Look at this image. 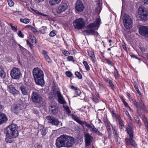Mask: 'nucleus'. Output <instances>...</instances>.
Wrapping results in <instances>:
<instances>
[{
  "mask_svg": "<svg viewBox=\"0 0 148 148\" xmlns=\"http://www.w3.org/2000/svg\"><path fill=\"white\" fill-rule=\"evenodd\" d=\"M75 142L74 138L66 134H63L58 137L56 140V145L58 148L62 147H70Z\"/></svg>",
  "mask_w": 148,
  "mask_h": 148,
  "instance_id": "nucleus-1",
  "label": "nucleus"
},
{
  "mask_svg": "<svg viewBox=\"0 0 148 148\" xmlns=\"http://www.w3.org/2000/svg\"><path fill=\"white\" fill-rule=\"evenodd\" d=\"M33 74L36 83L41 86H44L45 82L43 71L39 68H35L33 71Z\"/></svg>",
  "mask_w": 148,
  "mask_h": 148,
  "instance_id": "nucleus-2",
  "label": "nucleus"
},
{
  "mask_svg": "<svg viewBox=\"0 0 148 148\" xmlns=\"http://www.w3.org/2000/svg\"><path fill=\"white\" fill-rule=\"evenodd\" d=\"M18 129L17 125L12 123L6 128L5 132L8 136L10 135L13 136L14 137H17L19 134Z\"/></svg>",
  "mask_w": 148,
  "mask_h": 148,
  "instance_id": "nucleus-3",
  "label": "nucleus"
},
{
  "mask_svg": "<svg viewBox=\"0 0 148 148\" xmlns=\"http://www.w3.org/2000/svg\"><path fill=\"white\" fill-rule=\"evenodd\" d=\"M31 98L32 101L35 103L42 105L44 103V99L40 94L36 92H32Z\"/></svg>",
  "mask_w": 148,
  "mask_h": 148,
  "instance_id": "nucleus-4",
  "label": "nucleus"
},
{
  "mask_svg": "<svg viewBox=\"0 0 148 148\" xmlns=\"http://www.w3.org/2000/svg\"><path fill=\"white\" fill-rule=\"evenodd\" d=\"M73 25L75 29H82L85 25V22L83 18H80L74 20Z\"/></svg>",
  "mask_w": 148,
  "mask_h": 148,
  "instance_id": "nucleus-5",
  "label": "nucleus"
},
{
  "mask_svg": "<svg viewBox=\"0 0 148 148\" xmlns=\"http://www.w3.org/2000/svg\"><path fill=\"white\" fill-rule=\"evenodd\" d=\"M123 20L124 26L127 29H129L132 27V21L131 18L129 15L125 14Z\"/></svg>",
  "mask_w": 148,
  "mask_h": 148,
  "instance_id": "nucleus-6",
  "label": "nucleus"
},
{
  "mask_svg": "<svg viewBox=\"0 0 148 148\" xmlns=\"http://www.w3.org/2000/svg\"><path fill=\"white\" fill-rule=\"evenodd\" d=\"M138 11L140 17L141 19L144 21L148 19V14L146 9L139 7Z\"/></svg>",
  "mask_w": 148,
  "mask_h": 148,
  "instance_id": "nucleus-7",
  "label": "nucleus"
},
{
  "mask_svg": "<svg viewBox=\"0 0 148 148\" xmlns=\"http://www.w3.org/2000/svg\"><path fill=\"white\" fill-rule=\"evenodd\" d=\"M10 75L12 78L18 79L21 75V74L19 69L14 68L11 71Z\"/></svg>",
  "mask_w": 148,
  "mask_h": 148,
  "instance_id": "nucleus-8",
  "label": "nucleus"
},
{
  "mask_svg": "<svg viewBox=\"0 0 148 148\" xmlns=\"http://www.w3.org/2000/svg\"><path fill=\"white\" fill-rule=\"evenodd\" d=\"M68 8L67 3H62L56 8V12L58 14H61L66 10Z\"/></svg>",
  "mask_w": 148,
  "mask_h": 148,
  "instance_id": "nucleus-9",
  "label": "nucleus"
},
{
  "mask_svg": "<svg viewBox=\"0 0 148 148\" xmlns=\"http://www.w3.org/2000/svg\"><path fill=\"white\" fill-rule=\"evenodd\" d=\"M126 129L129 136H134V127L131 121L128 122V125L126 127Z\"/></svg>",
  "mask_w": 148,
  "mask_h": 148,
  "instance_id": "nucleus-10",
  "label": "nucleus"
},
{
  "mask_svg": "<svg viewBox=\"0 0 148 148\" xmlns=\"http://www.w3.org/2000/svg\"><path fill=\"white\" fill-rule=\"evenodd\" d=\"M84 7L82 2L80 0L77 1L75 6V9L76 10L79 12H82Z\"/></svg>",
  "mask_w": 148,
  "mask_h": 148,
  "instance_id": "nucleus-11",
  "label": "nucleus"
},
{
  "mask_svg": "<svg viewBox=\"0 0 148 148\" xmlns=\"http://www.w3.org/2000/svg\"><path fill=\"white\" fill-rule=\"evenodd\" d=\"M139 33L141 35L148 37V28L147 27L141 26L139 28Z\"/></svg>",
  "mask_w": 148,
  "mask_h": 148,
  "instance_id": "nucleus-12",
  "label": "nucleus"
},
{
  "mask_svg": "<svg viewBox=\"0 0 148 148\" xmlns=\"http://www.w3.org/2000/svg\"><path fill=\"white\" fill-rule=\"evenodd\" d=\"M101 23V19L99 18H97L95 22L90 24L87 26V28H91L99 27Z\"/></svg>",
  "mask_w": 148,
  "mask_h": 148,
  "instance_id": "nucleus-13",
  "label": "nucleus"
},
{
  "mask_svg": "<svg viewBox=\"0 0 148 148\" xmlns=\"http://www.w3.org/2000/svg\"><path fill=\"white\" fill-rule=\"evenodd\" d=\"M47 119L48 121V122L52 125H58L59 123V121L56 118L53 116H48L47 117Z\"/></svg>",
  "mask_w": 148,
  "mask_h": 148,
  "instance_id": "nucleus-14",
  "label": "nucleus"
},
{
  "mask_svg": "<svg viewBox=\"0 0 148 148\" xmlns=\"http://www.w3.org/2000/svg\"><path fill=\"white\" fill-rule=\"evenodd\" d=\"M84 138L86 145L89 146L90 145L92 139V137L89 133H84Z\"/></svg>",
  "mask_w": 148,
  "mask_h": 148,
  "instance_id": "nucleus-15",
  "label": "nucleus"
},
{
  "mask_svg": "<svg viewBox=\"0 0 148 148\" xmlns=\"http://www.w3.org/2000/svg\"><path fill=\"white\" fill-rule=\"evenodd\" d=\"M134 136H130L129 138H125V139L126 143L135 148L137 146V144L135 141L133 139Z\"/></svg>",
  "mask_w": 148,
  "mask_h": 148,
  "instance_id": "nucleus-16",
  "label": "nucleus"
},
{
  "mask_svg": "<svg viewBox=\"0 0 148 148\" xmlns=\"http://www.w3.org/2000/svg\"><path fill=\"white\" fill-rule=\"evenodd\" d=\"M8 90L12 94L15 95L18 94L19 93L18 91L17 90L13 85H10L8 86Z\"/></svg>",
  "mask_w": 148,
  "mask_h": 148,
  "instance_id": "nucleus-17",
  "label": "nucleus"
},
{
  "mask_svg": "<svg viewBox=\"0 0 148 148\" xmlns=\"http://www.w3.org/2000/svg\"><path fill=\"white\" fill-rule=\"evenodd\" d=\"M21 110V105L18 104L14 105L11 108V111L16 114H18Z\"/></svg>",
  "mask_w": 148,
  "mask_h": 148,
  "instance_id": "nucleus-18",
  "label": "nucleus"
},
{
  "mask_svg": "<svg viewBox=\"0 0 148 148\" xmlns=\"http://www.w3.org/2000/svg\"><path fill=\"white\" fill-rule=\"evenodd\" d=\"M42 53L47 62L50 64L52 63V60L48 55L47 51H46L45 50H42Z\"/></svg>",
  "mask_w": 148,
  "mask_h": 148,
  "instance_id": "nucleus-19",
  "label": "nucleus"
},
{
  "mask_svg": "<svg viewBox=\"0 0 148 148\" xmlns=\"http://www.w3.org/2000/svg\"><path fill=\"white\" fill-rule=\"evenodd\" d=\"M57 97L58 99V102L61 104H64L66 103V102L62 95H61L60 92V91H58L57 92Z\"/></svg>",
  "mask_w": 148,
  "mask_h": 148,
  "instance_id": "nucleus-20",
  "label": "nucleus"
},
{
  "mask_svg": "<svg viewBox=\"0 0 148 148\" xmlns=\"http://www.w3.org/2000/svg\"><path fill=\"white\" fill-rule=\"evenodd\" d=\"M8 119L6 116L3 113H0V125L6 123Z\"/></svg>",
  "mask_w": 148,
  "mask_h": 148,
  "instance_id": "nucleus-21",
  "label": "nucleus"
},
{
  "mask_svg": "<svg viewBox=\"0 0 148 148\" xmlns=\"http://www.w3.org/2000/svg\"><path fill=\"white\" fill-rule=\"evenodd\" d=\"M20 89L23 95H28L29 89L26 86L22 85L20 87Z\"/></svg>",
  "mask_w": 148,
  "mask_h": 148,
  "instance_id": "nucleus-22",
  "label": "nucleus"
},
{
  "mask_svg": "<svg viewBox=\"0 0 148 148\" xmlns=\"http://www.w3.org/2000/svg\"><path fill=\"white\" fill-rule=\"evenodd\" d=\"M86 127L89 129L91 128V129L90 130V131L91 132H94L96 134L97 133L98 131V129L95 127V126L92 124H91V125L86 124Z\"/></svg>",
  "mask_w": 148,
  "mask_h": 148,
  "instance_id": "nucleus-23",
  "label": "nucleus"
},
{
  "mask_svg": "<svg viewBox=\"0 0 148 148\" xmlns=\"http://www.w3.org/2000/svg\"><path fill=\"white\" fill-rule=\"evenodd\" d=\"M85 32L86 34L88 35H97L98 34L97 32L93 29H88L84 31Z\"/></svg>",
  "mask_w": 148,
  "mask_h": 148,
  "instance_id": "nucleus-24",
  "label": "nucleus"
},
{
  "mask_svg": "<svg viewBox=\"0 0 148 148\" xmlns=\"http://www.w3.org/2000/svg\"><path fill=\"white\" fill-rule=\"evenodd\" d=\"M103 121L106 128L107 131L111 130V128L110 127V123L108 120L107 118L106 117L103 118Z\"/></svg>",
  "mask_w": 148,
  "mask_h": 148,
  "instance_id": "nucleus-25",
  "label": "nucleus"
},
{
  "mask_svg": "<svg viewBox=\"0 0 148 148\" xmlns=\"http://www.w3.org/2000/svg\"><path fill=\"white\" fill-rule=\"evenodd\" d=\"M71 88L72 90H74L75 94L76 95V96H79L81 94V90L77 87L73 85H71Z\"/></svg>",
  "mask_w": 148,
  "mask_h": 148,
  "instance_id": "nucleus-26",
  "label": "nucleus"
},
{
  "mask_svg": "<svg viewBox=\"0 0 148 148\" xmlns=\"http://www.w3.org/2000/svg\"><path fill=\"white\" fill-rule=\"evenodd\" d=\"M61 0H49V4L51 6H54L59 4Z\"/></svg>",
  "mask_w": 148,
  "mask_h": 148,
  "instance_id": "nucleus-27",
  "label": "nucleus"
},
{
  "mask_svg": "<svg viewBox=\"0 0 148 148\" xmlns=\"http://www.w3.org/2000/svg\"><path fill=\"white\" fill-rule=\"evenodd\" d=\"M50 110L51 113L53 115L56 114L58 112V109L56 106L54 108L51 106V108H50Z\"/></svg>",
  "mask_w": 148,
  "mask_h": 148,
  "instance_id": "nucleus-28",
  "label": "nucleus"
},
{
  "mask_svg": "<svg viewBox=\"0 0 148 148\" xmlns=\"http://www.w3.org/2000/svg\"><path fill=\"white\" fill-rule=\"evenodd\" d=\"M6 136V138H5V141L7 143H11L13 142L12 138H15L13 136L11 135L8 136L7 134H5Z\"/></svg>",
  "mask_w": 148,
  "mask_h": 148,
  "instance_id": "nucleus-29",
  "label": "nucleus"
},
{
  "mask_svg": "<svg viewBox=\"0 0 148 148\" xmlns=\"http://www.w3.org/2000/svg\"><path fill=\"white\" fill-rule=\"evenodd\" d=\"M36 41L35 38L34 37H31L29 40H27V44L30 46L33 43L36 42Z\"/></svg>",
  "mask_w": 148,
  "mask_h": 148,
  "instance_id": "nucleus-30",
  "label": "nucleus"
},
{
  "mask_svg": "<svg viewBox=\"0 0 148 148\" xmlns=\"http://www.w3.org/2000/svg\"><path fill=\"white\" fill-rule=\"evenodd\" d=\"M5 75L3 67L2 66H0V77L1 78H4L5 77Z\"/></svg>",
  "mask_w": 148,
  "mask_h": 148,
  "instance_id": "nucleus-31",
  "label": "nucleus"
},
{
  "mask_svg": "<svg viewBox=\"0 0 148 148\" xmlns=\"http://www.w3.org/2000/svg\"><path fill=\"white\" fill-rule=\"evenodd\" d=\"M102 4L100 3L97 4V7L96 9V12L99 14L100 13L102 10Z\"/></svg>",
  "mask_w": 148,
  "mask_h": 148,
  "instance_id": "nucleus-32",
  "label": "nucleus"
},
{
  "mask_svg": "<svg viewBox=\"0 0 148 148\" xmlns=\"http://www.w3.org/2000/svg\"><path fill=\"white\" fill-rule=\"evenodd\" d=\"M134 119L136 123L138 124V125L139 127L141 126L142 125V123L138 116H135L134 117Z\"/></svg>",
  "mask_w": 148,
  "mask_h": 148,
  "instance_id": "nucleus-33",
  "label": "nucleus"
},
{
  "mask_svg": "<svg viewBox=\"0 0 148 148\" xmlns=\"http://www.w3.org/2000/svg\"><path fill=\"white\" fill-rule=\"evenodd\" d=\"M113 136L115 139V140L116 143H118V134L117 133V131L116 132H113Z\"/></svg>",
  "mask_w": 148,
  "mask_h": 148,
  "instance_id": "nucleus-34",
  "label": "nucleus"
},
{
  "mask_svg": "<svg viewBox=\"0 0 148 148\" xmlns=\"http://www.w3.org/2000/svg\"><path fill=\"white\" fill-rule=\"evenodd\" d=\"M63 107L64 110L66 111L67 114L69 115L71 112L69 107L66 105H64Z\"/></svg>",
  "mask_w": 148,
  "mask_h": 148,
  "instance_id": "nucleus-35",
  "label": "nucleus"
},
{
  "mask_svg": "<svg viewBox=\"0 0 148 148\" xmlns=\"http://www.w3.org/2000/svg\"><path fill=\"white\" fill-rule=\"evenodd\" d=\"M20 20L21 22L25 24L28 23L30 21V19L27 18H25L24 19L21 18H20Z\"/></svg>",
  "mask_w": 148,
  "mask_h": 148,
  "instance_id": "nucleus-36",
  "label": "nucleus"
},
{
  "mask_svg": "<svg viewBox=\"0 0 148 148\" xmlns=\"http://www.w3.org/2000/svg\"><path fill=\"white\" fill-rule=\"evenodd\" d=\"M47 29V27L46 26H42L39 30V31L42 34H45L46 33V31Z\"/></svg>",
  "mask_w": 148,
  "mask_h": 148,
  "instance_id": "nucleus-37",
  "label": "nucleus"
},
{
  "mask_svg": "<svg viewBox=\"0 0 148 148\" xmlns=\"http://www.w3.org/2000/svg\"><path fill=\"white\" fill-rule=\"evenodd\" d=\"M83 63L85 66L86 70L87 71H89L90 69V67L87 62L84 61V60Z\"/></svg>",
  "mask_w": 148,
  "mask_h": 148,
  "instance_id": "nucleus-38",
  "label": "nucleus"
},
{
  "mask_svg": "<svg viewBox=\"0 0 148 148\" xmlns=\"http://www.w3.org/2000/svg\"><path fill=\"white\" fill-rule=\"evenodd\" d=\"M143 121L145 125L148 124V120L147 118L144 114L142 115Z\"/></svg>",
  "mask_w": 148,
  "mask_h": 148,
  "instance_id": "nucleus-39",
  "label": "nucleus"
},
{
  "mask_svg": "<svg viewBox=\"0 0 148 148\" xmlns=\"http://www.w3.org/2000/svg\"><path fill=\"white\" fill-rule=\"evenodd\" d=\"M33 11L35 13L38 15H42V16H48V15H47L41 13L37 10H34Z\"/></svg>",
  "mask_w": 148,
  "mask_h": 148,
  "instance_id": "nucleus-40",
  "label": "nucleus"
},
{
  "mask_svg": "<svg viewBox=\"0 0 148 148\" xmlns=\"http://www.w3.org/2000/svg\"><path fill=\"white\" fill-rule=\"evenodd\" d=\"M89 56L91 57V60L93 63L95 62V56L93 53H88Z\"/></svg>",
  "mask_w": 148,
  "mask_h": 148,
  "instance_id": "nucleus-41",
  "label": "nucleus"
},
{
  "mask_svg": "<svg viewBox=\"0 0 148 148\" xmlns=\"http://www.w3.org/2000/svg\"><path fill=\"white\" fill-rule=\"evenodd\" d=\"M40 131L42 135L45 136L46 134L47 129L43 127Z\"/></svg>",
  "mask_w": 148,
  "mask_h": 148,
  "instance_id": "nucleus-42",
  "label": "nucleus"
},
{
  "mask_svg": "<svg viewBox=\"0 0 148 148\" xmlns=\"http://www.w3.org/2000/svg\"><path fill=\"white\" fill-rule=\"evenodd\" d=\"M114 76L115 78H116L118 77L119 75V73H118V71L117 70V69H116V68L114 67Z\"/></svg>",
  "mask_w": 148,
  "mask_h": 148,
  "instance_id": "nucleus-43",
  "label": "nucleus"
},
{
  "mask_svg": "<svg viewBox=\"0 0 148 148\" xmlns=\"http://www.w3.org/2000/svg\"><path fill=\"white\" fill-rule=\"evenodd\" d=\"M67 60L68 61H71L74 62L75 60L74 59L73 57L72 56H68L67 58Z\"/></svg>",
  "mask_w": 148,
  "mask_h": 148,
  "instance_id": "nucleus-44",
  "label": "nucleus"
},
{
  "mask_svg": "<svg viewBox=\"0 0 148 148\" xmlns=\"http://www.w3.org/2000/svg\"><path fill=\"white\" fill-rule=\"evenodd\" d=\"M124 112L125 114L127 115L128 118L131 121H132V118L131 116L130 115L128 112L126 110H125Z\"/></svg>",
  "mask_w": 148,
  "mask_h": 148,
  "instance_id": "nucleus-45",
  "label": "nucleus"
},
{
  "mask_svg": "<svg viewBox=\"0 0 148 148\" xmlns=\"http://www.w3.org/2000/svg\"><path fill=\"white\" fill-rule=\"evenodd\" d=\"M75 74L76 76L79 79H81L82 78V76L80 73L78 71L75 73Z\"/></svg>",
  "mask_w": 148,
  "mask_h": 148,
  "instance_id": "nucleus-46",
  "label": "nucleus"
},
{
  "mask_svg": "<svg viewBox=\"0 0 148 148\" xmlns=\"http://www.w3.org/2000/svg\"><path fill=\"white\" fill-rule=\"evenodd\" d=\"M77 122L81 125H82L83 124L85 126H86V124H88L85 121L83 122L82 121H81L79 119L77 121Z\"/></svg>",
  "mask_w": 148,
  "mask_h": 148,
  "instance_id": "nucleus-47",
  "label": "nucleus"
},
{
  "mask_svg": "<svg viewBox=\"0 0 148 148\" xmlns=\"http://www.w3.org/2000/svg\"><path fill=\"white\" fill-rule=\"evenodd\" d=\"M56 32L55 30H53L49 33V36L51 37H54L56 35Z\"/></svg>",
  "mask_w": 148,
  "mask_h": 148,
  "instance_id": "nucleus-48",
  "label": "nucleus"
},
{
  "mask_svg": "<svg viewBox=\"0 0 148 148\" xmlns=\"http://www.w3.org/2000/svg\"><path fill=\"white\" fill-rule=\"evenodd\" d=\"M119 128L120 129H123L124 126V124L123 123V121H119Z\"/></svg>",
  "mask_w": 148,
  "mask_h": 148,
  "instance_id": "nucleus-49",
  "label": "nucleus"
},
{
  "mask_svg": "<svg viewBox=\"0 0 148 148\" xmlns=\"http://www.w3.org/2000/svg\"><path fill=\"white\" fill-rule=\"evenodd\" d=\"M66 74L67 77H72L73 75V74L71 73L69 71H66Z\"/></svg>",
  "mask_w": 148,
  "mask_h": 148,
  "instance_id": "nucleus-50",
  "label": "nucleus"
},
{
  "mask_svg": "<svg viewBox=\"0 0 148 148\" xmlns=\"http://www.w3.org/2000/svg\"><path fill=\"white\" fill-rule=\"evenodd\" d=\"M8 2L9 5L10 7H12L14 5V3L12 0H8Z\"/></svg>",
  "mask_w": 148,
  "mask_h": 148,
  "instance_id": "nucleus-51",
  "label": "nucleus"
},
{
  "mask_svg": "<svg viewBox=\"0 0 148 148\" xmlns=\"http://www.w3.org/2000/svg\"><path fill=\"white\" fill-rule=\"evenodd\" d=\"M108 81L109 82L108 83L110 85V86L112 89L113 90L114 88L113 84L112 83L111 80H109Z\"/></svg>",
  "mask_w": 148,
  "mask_h": 148,
  "instance_id": "nucleus-52",
  "label": "nucleus"
},
{
  "mask_svg": "<svg viewBox=\"0 0 148 148\" xmlns=\"http://www.w3.org/2000/svg\"><path fill=\"white\" fill-rule=\"evenodd\" d=\"M92 99L93 101L95 103H97L99 101V99L96 96H92Z\"/></svg>",
  "mask_w": 148,
  "mask_h": 148,
  "instance_id": "nucleus-53",
  "label": "nucleus"
},
{
  "mask_svg": "<svg viewBox=\"0 0 148 148\" xmlns=\"http://www.w3.org/2000/svg\"><path fill=\"white\" fill-rule=\"evenodd\" d=\"M106 61L107 63L110 65L111 66H112L113 65L112 62L109 59H106Z\"/></svg>",
  "mask_w": 148,
  "mask_h": 148,
  "instance_id": "nucleus-54",
  "label": "nucleus"
},
{
  "mask_svg": "<svg viewBox=\"0 0 148 148\" xmlns=\"http://www.w3.org/2000/svg\"><path fill=\"white\" fill-rule=\"evenodd\" d=\"M18 36L20 37L23 38L24 37V35H23L22 34L20 30H19L18 31Z\"/></svg>",
  "mask_w": 148,
  "mask_h": 148,
  "instance_id": "nucleus-55",
  "label": "nucleus"
},
{
  "mask_svg": "<svg viewBox=\"0 0 148 148\" xmlns=\"http://www.w3.org/2000/svg\"><path fill=\"white\" fill-rule=\"evenodd\" d=\"M62 53L64 54L66 56H68L70 54L69 52L65 50H64L62 51Z\"/></svg>",
  "mask_w": 148,
  "mask_h": 148,
  "instance_id": "nucleus-56",
  "label": "nucleus"
},
{
  "mask_svg": "<svg viewBox=\"0 0 148 148\" xmlns=\"http://www.w3.org/2000/svg\"><path fill=\"white\" fill-rule=\"evenodd\" d=\"M10 25L11 27V28L14 31H16V28L15 26H13V24L11 23L10 24Z\"/></svg>",
  "mask_w": 148,
  "mask_h": 148,
  "instance_id": "nucleus-57",
  "label": "nucleus"
},
{
  "mask_svg": "<svg viewBox=\"0 0 148 148\" xmlns=\"http://www.w3.org/2000/svg\"><path fill=\"white\" fill-rule=\"evenodd\" d=\"M135 89L136 90V91L137 92L138 94L140 95H141V93L140 91H139V89L138 88V86H135V87H134Z\"/></svg>",
  "mask_w": 148,
  "mask_h": 148,
  "instance_id": "nucleus-58",
  "label": "nucleus"
},
{
  "mask_svg": "<svg viewBox=\"0 0 148 148\" xmlns=\"http://www.w3.org/2000/svg\"><path fill=\"white\" fill-rule=\"evenodd\" d=\"M73 117L74 120L76 122L79 119V117L76 115H74L73 116Z\"/></svg>",
  "mask_w": 148,
  "mask_h": 148,
  "instance_id": "nucleus-59",
  "label": "nucleus"
},
{
  "mask_svg": "<svg viewBox=\"0 0 148 148\" xmlns=\"http://www.w3.org/2000/svg\"><path fill=\"white\" fill-rule=\"evenodd\" d=\"M108 132V137L109 138H110L111 137V135H112V133L111 130L107 131Z\"/></svg>",
  "mask_w": 148,
  "mask_h": 148,
  "instance_id": "nucleus-60",
  "label": "nucleus"
},
{
  "mask_svg": "<svg viewBox=\"0 0 148 148\" xmlns=\"http://www.w3.org/2000/svg\"><path fill=\"white\" fill-rule=\"evenodd\" d=\"M35 148H42V146L41 145L39 144H37L35 146Z\"/></svg>",
  "mask_w": 148,
  "mask_h": 148,
  "instance_id": "nucleus-61",
  "label": "nucleus"
},
{
  "mask_svg": "<svg viewBox=\"0 0 148 148\" xmlns=\"http://www.w3.org/2000/svg\"><path fill=\"white\" fill-rule=\"evenodd\" d=\"M111 113L112 114V116L113 118H116V115L115 114V113L114 110H112L111 111Z\"/></svg>",
  "mask_w": 148,
  "mask_h": 148,
  "instance_id": "nucleus-62",
  "label": "nucleus"
},
{
  "mask_svg": "<svg viewBox=\"0 0 148 148\" xmlns=\"http://www.w3.org/2000/svg\"><path fill=\"white\" fill-rule=\"evenodd\" d=\"M133 102L134 104V106H135V107L136 108H138V107L137 102L136 101H133Z\"/></svg>",
  "mask_w": 148,
  "mask_h": 148,
  "instance_id": "nucleus-63",
  "label": "nucleus"
},
{
  "mask_svg": "<svg viewBox=\"0 0 148 148\" xmlns=\"http://www.w3.org/2000/svg\"><path fill=\"white\" fill-rule=\"evenodd\" d=\"M144 4H148V0H141Z\"/></svg>",
  "mask_w": 148,
  "mask_h": 148,
  "instance_id": "nucleus-64",
  "label": "nucleus"
}]
</instances>
